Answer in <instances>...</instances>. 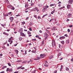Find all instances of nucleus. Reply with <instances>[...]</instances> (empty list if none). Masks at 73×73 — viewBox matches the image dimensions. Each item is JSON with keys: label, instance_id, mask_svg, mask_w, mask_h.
Here are the masks:
<instances>
[{"label": "nucleus", "instance_id": "obj_23", "mask_svg": "<svg viewBox=\"0 0 73 73\" xmlns=\"http://www.w3.org/2000/svg\"><path fill=\"white\" fill-rule=\"evenodd\" d=\"M11 9L12 10H15V7H11Z\"/></svg>", "mask_w": 73, "mask_h": 73}, {"label": "nucleus", "instance_id": "obj_55", "mask_svg": "<svg viewBox=\"0 0 73 73\" xmlns=\"http://www.w3.org/2000/svg\"><path fill=\"white\" fill-rule=\"evenodd\" d=\"M27 50H25V54H27Z\"/></svg>", "mask_w": 73, "mask_h": 73}, {"label": "nucleus", "instance_id": "obj_63", "mask_svg": "<svg viewBox=\"0 0 73 73\" xmlns=\"http://www.w3.org/2000/svg\"><path fill=\"white\" fill-rule=\"evenodd\" d=\"M19 73V71L15 72H14V73Z\"/></svg>", "mask_w": 73, "mask_h": 73}, {"label": "nucleus", "instance_id": "obj_6", "mask_svg": "<svg viewBox=\"0 0 73 73\" xmlns=\"http://www.w3.org/2000/svg\"><path fill=\"white\" fill-rule=\"evenodd\" d=\"M40 58H42L44 57V54H41L40 55Z\"/></svg>", "mask_w": 73, "mask_h": 73}, {"label": "nucleus", "instance_id": "obj_48", "mask_svg": "<svg viewBox=\"0 0 73 73\" xmlns=\"http://www.w3.org/2000/svg\"><path fill=\"white\" fill-rule=\"evenodd\" d=\"M62 66H61V68L60 70V72H61V71H62V68H61Z\"/></svg>", "mask_w": 73, "mask_h": 73}, {"label": "nucleus", "instance_id": "obj_30", "mask_svg": "<svg viewBox=\"0 0 73 73\" xmlns=\"http://www.w3.org/2000/svg\"><path fill=\"white\" fill-rule=\"evenodd\" d=\"M15 52H16V53H18V50H15Z\"/></svg>", "mask_w": 73, "mask_h": 73}, {"label": "nucleus", "instance_id": "obj_47", "mask_svg": "<svg viewBox=\"0 0 73 73\" xmlns=\"http://www.w3.org/2000/svg\"><path fill=\"white\" fill-rule=\"evenodd\" d=\"M70 29H68V32H70Z\"/></svg>", "mask_w": 73, "mask_h": 73}, {"label": "nucleus", "instance_id": "obj_24", "mask_svg": "<svg viewBox=\"0 0 73 73\" xmlns=\"http://www.w3.org/2000/svg\"><path fill=\"white\" fill-rule=\"evenodd\" d=\"M21 67H22V66H21L20 67H17V69L18 70H19V69L21 68Z\"/></svg>", "mask_w": 73, "mask_h": 73}, {"label": "nucleus", "instance_id": "obj_8", "mask_svg": "<svg viewBox=\"0 0 73 73\" xmlns=\"http://www.w3.org/2000/svg\"><path fill=\"white\" fill-rule=\"evenodd\" d=\"M65 38V36H61L60 37V38L59 39L60 40H62V39H64V38Z\"/></svg>", "mask_w": 73, "mask_h": 73}, {"label": "nucleus", "instance_id": "obj_14", "mask_svg": "<svg viewBox=\"0 0 73 73\" xmlns=\"http://www.w3.org/2000/svg\"><path fill=\"white\" fill-rule=\"evenodd\" d=\"M38 5V7H42V6H43V5H42L41 4H39Z\"/></svg>", "mask_w": 73, "mask_h": 73}, {"label": "nucleus", "instance_id": "obj_18", "mask_svg": "<svg viewBox=\"0 0 73 73\" xmlns=\"http://www.w3.org/2000/svg\"><path fill=\"white\" fill-rule=\"evenodd\" d=\"M54 12H55V9H54L53 11H52L51 13V14H52V15H53L54 13Z\"/></svg>", "mask_w": 73, "mask_h": 73}, {"label": "nucleus", "instance_id": "obj_10", "mask_svg": "<svg viewBox=\"0 0 73 73\" xmlns=\"http://www.w3.org/2000/svg\"><path fill=\"white\" fill-rule=\"evenodd\" d=\"M67 9H70V5H67Z\"/></svg>", "mask_w": 73, "mask_h": 73}, {"label": "nucleus", "instance_id": "obj_56", "mask_svg": "<svg viewBox=\"0 0 73 73\" xmlns=\"http://www.w3.org/2000/svg\"><path fill=\"white\" fill-rule=\"evenodd\" d=\"M11 42L10 43V44H12V42H13V41H12V40H11V42Z\"/></svg>", "mask_w": 73, "mask_h": 73}, {"label": "nucleus", "instance_id": "obj_3", "mask_svg": "<svg viewBox=\"0 0 73 73\" xmlns=\"http://www.w3.org/2000/svg\"><path fill=\"white\" fill-rule=\"evenodd\" d=\"M73 3V0H72V1L69 0V1H68V4H71V3Z\"/></svg>", "mask_w": 73, "mask_h": 73}, {"label": "nucleus", "instance_id": "obj_15", "mask_svg": "<svg viewBox=\"0 0 73 73\" xmlns=\"http://www.w3.org/2000/svg\"><path fill=\"white\" fill-rule=\"evenodd\" d=\"M66 42L67 44H68V43H69V39L67 40L66 41Z\"/></svg>", "mask_w": 73, "mask_h": 73}, {"label": "nucleus", "instance_id": "obj_29", "mask_svg": "<svg viewBox=\"0 0 73 73\" xmlns=\"http://www.w3.org/2000/svg\"><path fill=\"white\" fill-rule=\"evenodd\" d=\"M54 20V19L52 18L51 19H50V20L49 21L50 22H51V21H53Z\"/></svg>", "mask_w": 73, "mask_h": 73}, {"label": "nucleus", "instance_id": "obj_35", "mask_svg": "<svg viewBox=\"0 0 73 73\" xmlns=\"http://www.w3.org/2000/svg\"><path fill=\"white\" fill-rule=\"evenodd\" d=\"M25 21H23L22 22V23L23 25V24H25Z\"/></svg>", "mask_w": 73, "mask_h": 73}, {"label": "nucleus", "instance_id": "obj_17", "mask_svg": "<svg viewBox=\"0 0 73 73\" xmlns=\"http://www.w3.org/2000/svg\"><path fill=\"white\" fill-rule=\"evenodd\" d=\"M53 57V56H50L49 58V59L50 60H51L52 58Z\"/></svg>", "mask_w": 73, "mask_h": 73}, {"label": "nucleus", "instance_id": "obj_20", "mask_svg": "<svg viewBox=\"0 0 73 73\" xmlns=\"http://www.w3.org/2000/svg\"><path fill=\"white\" fill-rule=\"evenodd\" d=\"M47 15H48V14H45V15H44L42 17V18H43V17H44L45 16H47Z\"/></svg>", "mask_w": 73, "mask_h": 73}, {"label": "nucleus", "instance_id": "obj_22", "mask_svg": "<svg viewBox=\"0 0 73 73\" xmlns=\"http://www.w3.org/2000/svg\"><path fill=\"white\" fill-rule=\"evenodd\" d=\"M11 7H12V6H11V5H9L7 6V7L8 8H11Z\"/></svg>", "mask_w": 73, "mask_h": 73}, {"label": "nucleus", "instance_id": "obj_7", "mask_svg": "<svg viewBox=\"0 0 73 73\" xmlns=\"http://www.w3.org/2000/svg\"><path fill=\"white\" fill-rule=\"evenodd\" d=\"M20 35H21L22 36H26L24 34V33H20Z\"/></svg>", "mask_w": 73, "mask_h": 73}, {"label": "nucleus", "instance_id": "obj_62", "mask_svg": "<svg viewBox=\"0 0 73 73\" xmlns=\"http://www.w3.org/2000/svg\"><path fill=\"white\" fill-rule=\"evenodd\" d=\"M29 17H27V18H26V20H28Z\"/></svg>", "mask_w": 73, "mask_h": 73}, {"label": "nucleus", "instance_id": "obj_2", "mask_svg": "<svg viewBox=\"0 0 73 73\" xmlns=\"http://www.w3.org/2000/svg\"><path fill=\"white\" fill-rule=\"evenodd\" d=\"M52 45L53 47H54V46H56V43L55 40H52Z\"/></svg>", "mask_w": 73, "mask_h": 73}, {"label": "nucleus", "instance_id": "obj_12", "mask_svg": "<svg viewBox=\"0 0 73 73\" xmlns=\"http://www.w3.org/2000/svg\"><path fill=\"white\" fill-rule=\"evenodd\" d=\"M3 35H6V36H8L9 35V34L8 33H7L5 32H4L3 33Z\"/></svg>", "mask_w": 73, "mask_h": 73}, {"label": "nucleus", "instance_id": "obj_26", "mask_svg": "<svg viewBox=\"0 0 73 73\" xmlns=\"http://www.w3.org/2000/svg\"><path fill=\"white\" fill-rule=\"evenodd\" d=\"M37 60H40V58H40V57H39V56H38L37 57Z\"/></svg>", "mask_w": 73, "mask_h": 73}, {"label": "nucleus", "instance_id": "obj_11", "mask_svg": "<svg viewBox=\"0 0 73 73\" xmlns=\"http://www.w3.org/2000/svg\"><path fill=\"white\" fill-rule=\"evenodd\" d=\"M63 8H65V6H63L61 8H59L58 9H59V10H61V9H62Z\"/></svg>", "mask_w": 73, "mask_h": 73}, {"label": "nucleus", "instance_id": "obj_19", "mask_svg": "<svg viewBox=\"0 0 73 73\" xmlns=\"http://www.w3.org/2000/svg\"><path fill=\"white\" fill-rule=\"evenodd\" d=\"M28 5H29L28 4H26L25 6V7L27 8V7H28Z\"/></svg>", "mask_w": 73, "mask_h": 73}, {"label": "nucleus", "instance_id": "obj_52", "mask_svg": "<svg viewBox=\"0 0 73 73\" xmlns=\"http://www.w3.org/2000/svg\"><path fill=\"white\" fill-rule=\"evenodd\" d=\"M19 39V40H22V38L21 37H20Z\"/></svg>", "mask_w": 73, "mask_h": 73}, {"label": "nucleus", "instance_id": "obj_45", "mask_svg": "<svg viewBox=\"0 0 73 73\" xmlns=\"http://www.w3.org/2000/svg\"><path fill=\"white\" fill-rule=\"evenodd\" d=\"M5 16L6 17L7 16H8V14H5Z\"/></svg>", "mask_w": 73, "mask_h": 73}, {"label": "nucleus", "instance_id": "obj_49", "mask_svg": "<svg viewBox=\"0 0 73 73\" xmlns=\"http://www.w3.org/2000/svg\"><path fill=\"white\" fill-rule=\"evenodd\" d=\"M29 31H32V28H29Z\"/></svg>", "mask_w": 73, "mask_h": 73}, {"label": "nucleus", "instance_id": "obj_46", "mask_svg": "<svg viewBox=\"0 0 73 73\" xmlns=\"http://www.w3.org/2000/svg\"><path fill=\"white\" fill-rule=\"evenodd\" d=\"M30 25L31 26L32 25H33L32 23V22H30Z\"/></svg>", "mask_w": 73, "mask_h": 73}, {"label": "nucleus", "instance_id": "obj_60", "mask_svg": "<svg viewBox=\"0 0 73 73\" xmlns=\"http://www.w3.org/2000/svg\"><path fill=\"white\" fill-rule=\"evenodd\" d=\"M54 73H57V70H55L54 72Z\"/></svg>", "mask_w": 73, "mask_h": 73}, {"label": "nucleus", "instance_id": "obj_44", "mask_svg": "<svg viewBox=\"0 0 73 73\" xmlns=\"http://www.w3.org/2000/svg\"><path fill=\"white\" fill-rule=\"evenodd\" d=\"M16 17H19V16H20V15L18 14L17 15H16Z\"/></svg>", "mask_w": 73, "mask_h": 73}, {"label": "nucleus", "instance_id": "obj_25", "mask_svg": "<svg viewBox=\"0 0 73 73\" xmlns=\"http://www.w3.org/2000/svg\"><path fill=\"white\" fill-rule=\"evenodd\" d=\"M11 71H12V69L9 68V72H11Z\"/></svg>", "mask_w": 73, "mask_h": 73}, {"label": "nucleus", "instance_id": "obj_5", "mask_svg": "<svg viewBox=\"0 0 73 73\" xmlns=\"http://www.w3.org/2000/svg\"><path fill=\"white\" fill-rule=\"evenodd\" d=\"M23 31V28H21L18 31L19 32H20V33L22 32Z\"/></svg>", "mask_w": 73, "mask_h": 73}, {"label": "nucleus", "instance_id": "obj_59", "mask_svg": "<svg viewBox=\"0 0 73 73\" xmlns=\"http://www.w3.org/2000/svg\"><path fill=\"white\" fill-rule=\"evenodd\" d=\"M71 61H73V58H72L71 59Z\"/></svg>", "mask_w": 73, "mask_h": 73}, {"label": "nucleus", "instance_id": "obj_53", "mask_svg": "<svg viewBox=\"0 0 73 73\" xmlns=\"http://www.w3.org/2000/svg\"><path fill=\"white\" fill-rule=\"evenodd\" d=\"M64 36H66V37H67L68 36L67 35V34H65L64 35Z\"/></svg>", "mask_w": 73, "mask_h": 73}, {"label": "nucleus", "instance_id": "obj_13", "mask_svg": "<svg viewBox=\"0 0 73 73\" xmlns=\"http://www.w3.org/2000/svg\"><path fill=\"white\" fill-rule=\"evenodd\" d=\"M37 9H38V7H36L35 8L33 9V10L34 11H36L37 10Z\"/></svg>", "mask_w": 73, "mask_h": 73}, {"label": "nucleus", "instance_id": "obj_36", "mask_svg": "<svg viewBox=\"0 0 73 73\" xmlns=\"http://www.w3.org/2000/svg\"><path fill=\"white\" fill-rule=\"evenodd\" d=\"M9 40H13V37H11L10 38H9Z\"/></svg>", "mask_w": 73, "mask_h": 73}, {"label": "nucleus", "instance_id": "obj_21", "mask_svg": "<svg viewBox=\"0 0 73 73\" xmlns=\"http://www.w3.org/2000/svg\"><path fill=\"white\" fill-rule=\"evenodd\" d=\"M61 42L62 44H64V41H61Z\"/></svg>", "mask_w": 73, "mask_h": 73}, {"label": "nucleus", "instance_id": "obj_40", "mask_svg": "<svg viewBox=\"0 0 73 73\" xmlns=\"http://www.w3.org/2000/svg\"><path fill=\"white\" fill-rule=\"evenodd\" d=\"M9 68H7V70H6V71L7 72H8L9 71Z\"/></svg>", "mask_w": 73, "mask_h": 73}, {"label": "nucleus", "instance_id": "obj_42", "mask_svg": "<svg viewBox=\"0 0 73 73\" xmlns=\"http://www.w3.org/2000/svg\"><path fill=\"white\" fill-rule=\"evenodd\" d=\"M27 33L28 34H30L31 35V32H29V31H28L27 32Z\"/></svg>", "mask_w": 73, "mask_h": 73}, {"label": "nucleus", "instance_id": "obj_41", "mask_svg": "<svg viewBox=\"0 0 73 73\" xmlns=\"http://www.w3.org/2000/svg\"><path fill=\"white\" fill-rule=\"evenodd\" d=\"M46 31L47 33H49V31H48V30L46 29Z\"/></svg>", "mask_w": 73, "mask_h": 73}, {"label": "nucleus", "instance_id": "obj_31", "mask_svg": "<svg viewBox=\"0 0 73 73\" xmlns=\"http://www.w3.org/2000/svg\"><path fill=\"white\" fill-rule=\"evenodd\" d=\"M44 66H45L46 67H48V65L45 64L44 65Z\"/></svg>", "mask_w": 73, "mask_h": 73}, {"label": "nucleus", "instance_id": "obj_51", "mask_svg": "<svg viewBox=\"0 0 73 73\" xmlns=\"http://www.w3.org/2000/svg\"><path fill=\"white\" fill-rule=\"evenodd\" d=\"M39 37V36L38 35H36V38H38Z\"/></svg>", "mask_w": 73, "mask_h": 73}, {"label": "nucleus", "instance_id": "obj_50", "mask_svg": "<svg viewBox=\"0 0 73 73\" xmlns=\"http://www.w3.org/2000/svg\"><path fill=\"white\" fill-rule=\"evenodd\" d=\"M45 64H48V62H47V61H46L45 62Z\"/></svg>", "mask_w": 73, "mask_h": 73}, {"label": "nucleus", "instance_id": "obj_32", "mask_svg": "<svg viewBox=\"0 0 73 73\" xmlns=\"http://www.w3.org/2000/svg\"><path fill=\"white\" fill-rule=\"evenodd\" d=\"M66 70H67V71H68L69 70V68H68V67H66Z\"/></svg>", "mask_w": 73, "mask_h": 73}, {"label": "nucleus", "instance_id": "obj_57", "mask_svg": "<svg viewBox=\"0 0 73 73\" xmlns=\"http://www.w3.org/2000/svg\"><path fill=\"white\" fill-rule=\"evenodd\" d=\"M45 35L46 36V37H48V34L47 33H45Z\"/></svg>", "mask_w": 73, "mask_h": 73}, {"label": "nucleus", "instance_id": "obj_9", "mask_svg": "<svg viewBox=\"0 0 73 73\" xmlns=\"http://www.w3.org/2000/svg\"><path fill=\"white\" fill-rule=\"evenodd\" d=\"M38 71L37 70H35L33 71H32V73H37V72Z\"/></svg>", "mask_w": 73, "mask_h": 73}, {"label": "nucleus", "instance_id": "obj_4", "mask_svg": "<svg viewBox=\"0 0 73 73\" xmlns=\"http://www.w3.org/2000/svg\"><path fill=\"white\" fill-rule=\"evenodd\" d=\"M72 17V14H69L68 15H67V17L68 18H70Z\"/></svg>", "mask_w": 73, "mask_h": 73}, {"label": "nucleus", "instance_id": "obj_43", "mask_svg": "<svg viewBox=\"0 0 73 73\" xmlns=\"http://www.w3.org/2000/svg\"><path fill=\"white\" fill-rule=\"evenodd\" d=\"M54 5V4H51L50 5V7H52V6H53Z\"/></svg>", "mask_w": 73, "mask_h": 73}, {"label": "nucleus", "instance_id": "obj_16", "mask_svg": "<svg viewBox=\"0 0 73 73\" xmlns=\"http://www.w3.org/2000/svg\"><path fill=\"white\" fill-rule=\"evenodd\" d=\"M9 19L10 20H11V21H12V20H13L14 19V18L13 17H10Z\"/></svg>", "mask_w": 73, "mask_h": 73}, {"label": "nucleus", "instance_id": "obj_39", "mask_svg": "<svg viewBox=\"0 0 73 73\" xmlns=\"http://www.w3.org/2000/svg\"><path fill=\"white\" fill-rule=\"evenodd\" d=\"M72 27H73V25H71L69 26V27H70V28H72Z\"/></svg>", "mask_w": 73, "mask_h": 73}, {"label": "nucleus", "instance_id": "obj_64", "mask_svg": "<svg viewBox=\"0 0 73 73\" xmlns=\"http://www.w3.org/2000/svg\"><path fill=\"white\" fill-rule=\"evenodd\" d=\"M71 33H72V35H73V31H71Z\"/></svg>", "mask_w": 73, "mask_h": 73}, {"label": "nucleus", "instance_id": "obj_54", "mask_svg": "<svg viewBox=\"0 0 73 73\" xmlns=\"http://www.w3.org/2000/svg\"><path fill=\"white\" fill-rule=\"evenodd\" d=\"M11 41H12L11 40V39H9L8 40V42H11Z\"/></svg>", "mask_w": 73, "mask_h": 73}, {"label": "nucleus", "instance_id": "obj_28", "mask_svg": "<svg viewBox=\"0 0 73 73\" xmlns=\"http://www.w3.org/2000/svg\"><path fill=\"white\" fill-rule=\"evenodd\" d=\"M55 29H56V27H54L53 28V29L52 30V31H54V30H55Z\"/></svg>", "mask_w": 73, "mask_h": 73}, {"label": "nucleus", "instance_id": "obj_1", "mask_svg": "<svg viewBox=\"0 0 73 73\" xmlns=\"http://www.w3.org/2000/svg\"><path fill=\"white\" fill-rule=\"evenodd\" d=\"M49 8V6H44L43 7V9L42 10V11L43 12H45L46 10V9Z\"/></svg>", "mask_w": 73, "mask_h": 73}, {"label": "nucleus", "instance_id": "obj_33", "mask_svg": "<svg viewBox=\"0 0 73 73\" xmlns=\"http://www.w3.org/2000/svg\"><path fill=\"white\" fill-rule=\"evenodd\" d=\"M38 19H39L40 20L41 19V17H40V16H38Z\"/></svg>", "mask_w": 73, "mask_h": 73}, {"label": "nucleus", "instance_id": "obj_37", "mask_svg": "<svg viewBox=\"0 0 73 73\" xmlns=\"http://www.w3.org/2000/svg\"><path fill=\"white\" fill-rule=\"evenodd\" d=\"M33 16L34 17H35L36 19H37V15H34Z\"/></svg>", "mask_w": 73, "mask_h": 73}, {"label": "nucleus", "instance_id": "obj_38", "mask_svg": "<svg viewBox=\"0 0 73 73\" xmlns=\"http://www.w3.org/2000/svg\"><path fill=\"white\" fill-rule=\"evenodd\" d=\"M8 64L9 66H11V65L9 63H8Z\"/></svg>", "mask_w": 73, "mask_h": 73}, {"label": "nucleus", "instance_id": "obj_27", "mask_svg": "<svg viewBox=\"0 0 73 73\" xmlns=\"http://www.w3.org/2000/svg\"><path fill=\"white\" fill-rule=\"evenodd\" d=\"M7 68V66H4L2 67V69H4V68Z\"/></svg>", "mask_w": 73, "mask_h": 73}, {"label": "nucleus", "instance_id": "obj_58", "mask_svg": "<svg viewBox=\"0 0 73 73\" xmlns=\"http://www.w3.org/2000/svg\"><path fill=\"white\" fill-rule=\"evenodd\" d=\"M11 13L12 12H10L8 13V14H9V15H11Z\"/></svg>", "mask_w": 73, "mask_h": 73}, {"label": "nucleus", "instance_id": "obj_61", "mask_svg": "<svg viewBox=\"0 0 73 73\" xmlns=\"http://www.w3.org/2000/svg\"><path fill=\"white\" fill-rule=\"evenodd\" d=\"M51 16H52V15H51V14H50L48 16V17H51Z\"/></svg>", "mask_w": 73, "mask_h": 73}, {"label": "nucleus", "instance_id": "obj_34", "mask_svg": "<svg viewBox=\"0 0 73 73\" xmlns=\"http://www.w3.org/2000/svg\"><path fill=\"white\" fill-rule=\"evenodd\" d=\"M21 61H22L21 60H17V62H21Z\"/></svg>", "mask_w": 73, "mask_h": 73}]
</instances>
